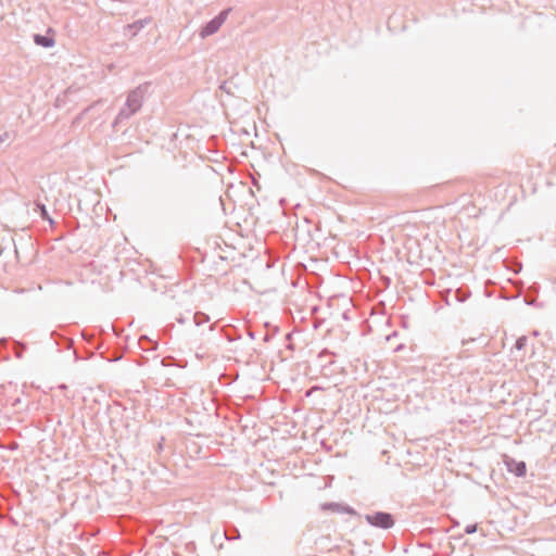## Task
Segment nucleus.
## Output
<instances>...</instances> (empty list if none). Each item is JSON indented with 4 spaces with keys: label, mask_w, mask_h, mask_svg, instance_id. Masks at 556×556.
Instances as JSON below:
<instances>
[{
    "label": "nucleus",
    "mask_w": 556,
    "mask_h": 556,
    "mask_svg": "<svg viewBox=\"0 0 556 556\" xmlns=\"http://www.w3.org/2000/svg\"><path fill=\"white\" fill-rule=\"evenodd\" d=\"M149 84H143L136 87L131 90L126 99L124 106L119 110L114 125L122 123L128 118H130L134 114H136L142 106L143 100L148 93Z\"/></svg>",
    "instance_id": "nucleus-1"
},
{
    "label": "nucleus",
    "mask_w": 556,
    "mask_h": 556,
    "mask_svg": "<svg viewBox=\"0 0 556 556\" xmlns=\"http://www.w3.org/2000/svg\"><path fill=\"white\" fill-rule=\"evenodd\" d=\"M364 518L370 526L383 530L392 528L395 523L393 515L387 511L366 514Z\"/></svg>",
    "instance_id": "nucleus-2"
},
{
    "label": "nucleus",
    "mask_w": 556,
    "mask_h": 556,
    "mask_svg": "<svg viewBox=\"0 0 556 556\" xmlns=\"http://www.w3.org/2000/svg\"><path fill=\"white\" fill-rule=\"evenodd\" d=\"M230 11H231V9H225L218 15H216L210 22H207L201 28L200 37L206 38L211 35H214L220 28V26L225 23Z\"/></svg>",
    "instance_id": "nucleus-3"
},
{
    "label": "nucleus",
    "mask_w": 556,
    "mask_h": 556,
    "mask_svg": "<svg viewBox=\"0 0 556 556\" xmlns=\"http://www.w3.org/2000/svg\"><path fill=\"white\" fill-rule=\"evenodd\" d=\"M506 466L509 472L515 473L517 477H523L527 471V466L525 462H518L514 458H509L506 460Z\"/></svg>",
    "instance_id": "nucleus-4"
},
{
    "label": "nucleus",
    "mask_w": 556,
    "mask_h": 556,
    "mask_svg": "<svg viewBox=\"0 0 556 556\" xmlns=\"http://www.w3.org/2000/svg\"><path fill=\"white\" fill-rule=\"evenodd\" d=\"M152 18L151 17H144V18H141V20H137L135 21L134 23L131 24H128L125 26V34H127V31L130 34L131 37L136 36L138 34V31H140L143 27H146L147 25H149L151 23Z\"/></svg>",
    "instance_id": "nucleus-5"
},
{
    "label": "nucleus",
    "mask_w": 556,
    "mask_h": 556,
    "mask_svg": "<svg viewBox=\"0 0 556 556\" xmlns=\"http://www.w3.org/2000/svg\"><path fill=\"white\" fill-rule=\"evenodd\" d=\"M320 508L323 510H331L333 513H339V514H353L354 510L352 507L350 506H343L339 503H334V502H329V503H324L321 504Z\"/></svg>",
    "instance_id": "nucleus-6"
},
{
    "label": "nucleus",
    "mask_w": 556,
    "mask_h": 556,
    "mask_svg": "<svg viewBox=\"0 0 556 556\" xmlns=\"http://www.w3.org/2000/svg\"><path fill=\"white\" fill-rule=\"evenodd\" d=\"M34 41L37 46L43 48H51L54 46V39L47 35L36 34L34 35Z\"/></svg>",
    "instance_id": "nucleus-7"
},
{
    "label": "nucleus",
    "mask_w": 556,
    "mask_h": 556,
    "mask_svg": "<svg viewBox=\"0 0 556 556\" xmlns=\"http://www.w3.org/2000/svg\"><path fill=\"white\" fill-rule=\"evenodd\" d=\"M456 303H464L469 296L470 292L467 289H457L451 294Z\"/></svg>",
    "instance_id": "nucleus-8"
},
{
    "label": "nucleus",
    "mask_w": 556,
    "mask_h": 556,
    "mask_svg": "<svg viewBox=\"0 0 556 556\" xmlns=\"http://www.w3.org/2000/svg\"><path fill=\"white\" fill-rule=\"evenodd\" d=\"M35 205H36L35 211L40 214L41 218L45 219V220H48L50 224H52L53 220L50 217V215H49V213L47 211L46 205L43 203H40V202H36Z\"/></svg>",
    "instance_id": "nucleus-9"
},
{
    "label": "nucleus",
    "mask_w": 556,
    "mask_h": 556,
    "mask_svg": "<svg viewBox=\"0 0 556 556\" xmlns=\"http://www.w3.org/2000/svg\"><path fill=\"white\" fill-rule=\"evenodd\" d=\"M225 538L228 541L238 540L240 539V532L236 527H231L225 530Z\"/></svg>",
    "instance_id": "nucleus-10"
},
{
    "label": "nucleus",
    "mask_w": 556,
    "mask_h": 556,
    "mask_svg": "<svg viewBox=\"0 0 556 556\" xmlns=\"http://www.w3.org/2000/svg\"><path fill=\"white\" fill-rule=\"evenodd\" d=\"M193 320L197 326H201V325L207 323L210 320V317L204 313L197 312L193 315Z\"/></svg>",
    "instance_id": "nucleus-11"
},
{
    "label": "nucleus",
    "mask_w": 556,
    "mask_h": 556,
    "mask_svg": "<svg viewBox=\"0 0 556 556\" xmlns=\"http://www.w3.org/2000/svg\"><path fill=\"white\" fill-rule=\"evenodd\" d=\"M26 350V345L24 343L14 342V354L17 358H22L24 351Z\"/></svg>",
    "instance_id": "nucleus-12"
},
{
    "label": "nucleus",
    "mask_w": 556,
    "mask_h": 556,
    "mask_svg": "<svg viewBox=\"0 0 556 556\" xmlns=\"http://www.w3.org/2000/svg\"><path fill=\"white\" fill-rule=\"evenodd\" d=\"M527 341H528V338L526 336H521L520 338H518L516 340L515 349L517 351H521L526 346Z\"/></svg>",
    "instance_id": "nucleus-13"
},
{
    "label": "nucleus",
    "mask_w": 556,
    "mask_h": 556,
    "mask_svg": "<svg viewBox=\"0 0 556 556\" xmlns=\"http://www.w3.org/2000/svg\"><path fill=\"white\" fill-rule=\"evenodd\" d=\"M477 528L478 526L476 523L473 525H468L466 528H465V533L467 534H472L477 531Z\"/></svg>",
    "instance_id": "nucleus-14"
},
{
    "label": "nucleus",
    "mask_w": 556,
    "mask_h": 556,
    "mask_svg": "<svg viewBox=\"0 0 556 556\" xmlns=\"http://www.w3.org/2000/svg\"><path fill=\"white\" fill-rule=\"evenodd\" d=\"M452 293H453V292H452L451 290H448L447 295H446V298H445V303H446L447 305H452V304H453V302H455V301H454V299H453V296L451 295Z\"/></svg>",
    "instance_id": "nucleus-15"
},
{
    "label": "nucleus",
    "mask_w": 556,
    "mask_h": 556,
    "mask_svg": "<svg viewBox=\"0 0 556 556\" xmlns=\"http://www.w3.org/2000/svg\"><path fill=\"white\" fill-rule=\"evenodd\" d=\"M525 302H526L527 305H535V300L534 299H530L529 296L525 298Z\"/></svg>",
    "instance_id": "nucleus-16"
},
{
    "label": "nucleus",
    "mask_w": 556,
    "mask_h": 556,
    "mask_svg": "<svg viewBox=\"0 0 556 556\" xmlns=\"http://www.w3.org/2000/svg\"><path fill=\"white\" fill-rule=\"evenodd\" d=\"M9 139V132H4L0 136V144L3 143L5 140Z\"/></svg>",
    "instance_id": "nucleus-17"
},
{
    "label": "nucleus",
    "mask_w": 556,
    "mask_h": 556,
    "mask_svg": "<svg viewBox=\"0 0 556 556\" xmlns=\"http://www.w3.org/2000/svg\"><path fill=\"white\" fill-rule=\"evenodd\" d=\"M249 337H250L251 339H254V333H253L252 331H249Z\"/></svg>",
    "instance_id": "nucleus-18"
},
{
    "label": "nucleus",
    "mask_w": 556,
    "mask_h": 556,
    "mask_svg": "<svg viewBox=\"0 0 556 556\" xmlns=\"http://www.w3.org/2000/svg\"><path fill=\"white\" fill-rule=\"evenodd\" d=\"M142 340H149V339L147 338V336H142V337L140 338V341H142Z\"/></svg>",
    "instance_id": "nucleus-19"
},
{
    "label": "nucleus",
    "mask_w": 556,
    "mask_h": 556,
    "mask_svg": "<svg viewBox=\"0 0 556 556\" xmlns=\"http://www.w3.org/2000/svg\"><path fill=\"white\" fill-rule=\"evenodd\" d=\"M5 343H7L5 339L0 340V344H5Z\"/></svg>",
    "instance_id": "nucleus-20"
},
{
    "label": "nucleus",
    "mask_w": 556,
    "mask_h": 556,
    "mask_svg": "<svg viewBox=\"0 0 556 556\" xmlns=\"http://www.w3.org/2000/svg\"><path fill=\"white\" fill-rule=\"evenodd\" d=\"M530 290H531V291H532V290H533V291H536V287H535V286H532V287H530Z\"/></svg>",
    "instance_id": "nucleus-21"
},
{
    "label": "nucleus",
    "mask_w": 556,
    "mask_h": 556,
    "mask_svg": "<svg viewBox=\"0 0 556 556\" xmlns=\"http://www.w3.org/2000/svg\"><path fill=\"white\" fill-rule=\"evenodd\" d=\"M328 351L327 350H324L321 353H320V356L324 355V354H327Z\"/></svg>",
    "instance_id": "nucleus-22"
}]
</instances>
